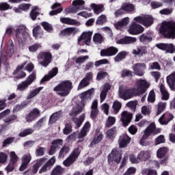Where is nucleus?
<instances>
[{
	"label": "nucleus",
	"instance_id": "1",
	"mask_svg": "<svg viewBox=\"0 0 175 175\" xmlns=\"http://www.w3.org/2000/svg\"><path fill=\"white\" fill-rule=\"evenodd\" d=\"M160 35L165 39H175V22L164 21L159 29Z\"/></svg>",
	"mask_w": 175,
	"mask_h": 175
},
{
	"label": "nucleus",
	"instance_id": "2",
	"mask_svg": "<svg viewBox=\"0 0 175 175\" xmlns=\"http://www.w3.org/2000/svg\"><path fill=\"white\" fill-rule=\"evenodd\" d=\"M158 133H161V129H157L155 123H150V125L144 130V134L139 139V144L145 147L150 146L151 142L147 140V139H148L151 135H152V136H155V135H158Z\"/></svg>",
	"mask_w": 175,
	"mask_h": 175
},
{
	"label": "nucleus",
	"instance_id": "3",
	"mask_svg": "<svg viewBox=\"0 0 175 175\" xmlns=\"http://www.w3.org/2000/svg\"><path fill=\"white\" fill-rule=\"evenodd\" d=\"M73 88L72 81L66 80L60 82L57 85L53 88L55 92H57L59 96H68Z\"/></svg>",
	"mask_w": 175,
	"mask_h": 175
},
{
	"label": "nucleus",
	"instance_id": "4",
	"mask_svg": "<svg viewBox=\"0 0 175 175\" xmlns=\"http://www.w3.org/2000/svg\"><path fill=\"white\" fill-rule=\"evenodd\" d=\"M135 5L131 3H124L122 4L120 8L115 12V16L118 17V16H122V14H132V13H135Z\"/></svg>",
	"mask_w": 175,
	"mask_h": 175
},
{
	"label": "nucleus",
	"instance_id": "5",
	"mask_svg": "<svg viewBox=\"0 0 175 175\" xmlns=\"http://www.w3.org/2000/svg\"><path fill=\"white\" fill-rule=\"evenodd\" d=\"M80 154H81V150H80V148H75L70 155L66 159V160L63 161L64 166L69 167V166L73 165V163L77 161L79 157H80Z\"/></svg>",
	"mask_w": 175,
	"mask_h": 175
},
{
	"label": "nucleus",
	"instance_id": "6",
	"mask_svg": "<svg viewBox=\"0 0 175 175\" xmlns=\"http://www.w3.org/2000/svg\"><path fill=\"white\" fill-rule=\"evenodd\" d=\"M38 58L39 59H42V61L40 62V64L44 66V68H47L53 61V55L50 51H42L39 53Z\"/></svg>",
	"mask_w": 175,
	"mask_h": 175
},
{
	"label": "nucleus",
	"instance_id": "7",
	"mask_svg": "<svg viewBox=\"0 0 175 175\" xmlns=\"http://www.w3.org/2000/svg\"><path fill=\"white\" fill-rule=\"evenodd\" d=\"M134 21H136V23H139V24H142L144 27H151L152 24H154V18L150 15H145L144 16H136L134 18Z\"/></svg>",
	"mask_w": 175,
	"mask_h": 175
},
{
	"label": "nucleus",
	"instance_id": "8",
	"mask_svg": "<svg viewBox=\"0 0 175 175\" xmlns=\"http://www.w3.org/2000/svg\"><path fill=\"white\" fill-rule=\"evenodd\" d=\"M29 34L27 32V27L25 25L19 26L15 30V36L18 43H23V39H27Z\"/></svg>",
	"mask_w": 175,
	"mask_h": 175
},
{
	"label": "nucleus",
	"instance_id": "9",
	"mask_svg": "<svg viewBox=\"0 0 175 175\" xmlns=\"http://www.w3.org/2000/svg\"><path fill=\"white\" fill-rule=\"evenodd\" d=\"M17 162H18V156H17L16 152H11L10 162L5 169L7 173H10L14 170L16 165H17Z\"/></svg>",
	"mask_w": 175,
	"mask_h": 175
},
{
	"label": "nucleus",
	"instance_id": "10",
	"mask_svg": "<svg viewBox=\"0 0 175 175\" xmlns=\"http://www.w3.org/2000/svg\"><path fill=\"white\" fill-rule=\"evenodd\" d=\"M91 38H92V31L83 32L78 38V44L79 46H90L91 43Z\"/></svg>",
	"mask_w": 175,
	"mask_h": 175
},
{
	"label": "nucleus",
	"instance_id": "11",
	"mask_svg": "<svg viewBox=\"0 0 175 175\" xmlns=\"http://www.w3.org/2000/svg\"><path fill=\"white\" fill-rule=\"evenodd\" d=\"M119 95L121 99H124V100H128V99H131L136 95V89L135 88H129L124 89L120 92Z\"/></svg>",
	"mask_w": 175,
	"mask_h": 175
},
{
	"label": "nucleus",
	"instance_id": "12",
	"mask_svg": "<svg viewBox=\"0 0 175 175\" xmlns=\"http://www.w3.org/2000/svg\"><path fill=\"white\" fill-rule=\"evenodd\" d=\"M132 68L136 76L142 77V76H144V70L147 69V65L145 63H137Z\"/></svg>",
	"mask_w": 175,
	"mask_h": 175
},
{
	"label": "nucleus",
	"instance_id": "13",
	"mask_svg": "<svg viewBox=\"0 0 175 175\" xmlns=\"http://www.w3.org/2000/svg\"><path fill=\"white\" fill-rule=\"evenodd\" d=\"M85 3L84 0H75L72 1V6L70 8H67L66 11L68 13H77L79 10H83V5Z\"/></svg>",
	"mask_w": 175,
	"mask_h": 175
},
{
	"label": "nucleus",
	"instance_id": "14",
	"mask_svg": "<svg viewBox=\"0 0 175 175\" xmlns=\"http://www.w3.org/2000/svg\"><path fill=\"white\" fill-rule=\"evenodd\" d=\"M144 32V27L143 26L136 23V22H133L129 29V33L131 35H140Z\"/></svg>",
	"mask_w": 175,
	"mask_h": 175
},
{
	"label": "nucleus",
	"instance_id": "15",
	"mask_svg": "<svg viewBox=\"0 0 175 175\" xmlns=\"http://www.w3.org/2000/svg\"><path fill=\"white\" fill-rule=\"evenodd\" d=\"M156 47L162 51H165L170 54H173L175 51V46L173 43H159L156 44Z\"/></svg>",
	"mask_w": 175,
	"mask_h": 175
},
{
	"label": "nucleus",
	"instance_id": "16",
	"mask_svg": "<svg viewBox=\"0 0 175 175\" xmlns=\"http://www.w3.org/2000/svg\"><path fill=\"white\" fill-rule=\"evenodd\" d=\"M122 158L121 152L117 149H113L111 152L108 155V162L111 163V162H116V163H120Z\"/></svg>",
	"mask_w": 175,
	"mask_h": 175
},
{
	"label": "nucleus",
	"instance_id": "17",
	"mask_svg": "<svg viewBox=\"0 0 175 175\" xmlns=\"http://www.w3.org/2000/svg\"><path fill=\"white\" fill-rule=\"evenodd\" d=\"M118 53V49L116 46H109L105 49H102L100 52L101 57H113Z\"/></svg>",
	"mask_w": 175,
	"mask_h": 175
},
{
	"label": "nucleus",
	"instance_id": "18",
	"mask_svg": "<svg viewBox=\"0 0 175 175\" xmlns=\"http://www.w3.org/2000/svg\"><path fill=\"white\" fill-rule=\"evenodd\" d=\"M94 94V88L90 89L88 91L81 93L80 98L81 100V105L85 106L87 102H90L92 99V94Z\"/></svg>",
	"mask_w": 175,
	"mask_h": 175
},
{
	"label": "nucleus",
	"instance_id": "19",
	"mask_svg": "<svg viewBox=\"0 0 175 175\" xmlns=\"http://www.w3.org/2000/svg\"><path fill=\"white\" fill-rule=\"evenodd\" d=\"M56 161L55 157L54 156L49 159L39 170L40 174H42V173H46V172H49V170H51V168L54 166V163H55Z\"/></svg>",
	"mask_w": 175,
	"mask_h": 175
},
{
	"label": "nucleus",
	"instance_id": "20",
	"mask_svg": "<svg viewBox=\"0 0 175 175\" xmlns=\"http://www.w3.org/2000/svg\"><path fill=\"white\" fill-rule=\"evenodd\" d=\"M137 91L139 95H143V94H145L148 87H150L148 83H147L146 81L144 79H139V81H137Z\"/></svg>",
	"mask_w": 175,
	"mask_h": 175
},
{
	"label": "nucleus",
	"instance_id": "21",
	"mask_svg": "<svg viewBox=\"0 0 175 175\" xmlns=\"http://www.w3.org/2000/svg\"><path fill=\"white\" fill-rule=\"evenodd\" d=\"M133 118V114L124 111L122 113L120 121L122 122L123 126H128L131 124Z\"/></svg>",
	"mask_w": 175,
	"mask_h": 175
},
{
	"label": "nucleus",
	"instance_id": "22",
	"mask_svg": "<svg viewBox=\"0 0 175 175\" xmlns=\"http://www.w3.org/2000/svg\"><path fill=\"white\" fill-rule=\"evenodd\" d=\"M138 39L141 43H143V44H148V43L152 42V32L148 31L144 33L138 37Z\"/></svg>",
	"mask_w": 175,
	"mask_h": 175
},
{
	"label": "nucleus",
	"instance_id": "23",
	"mask_svg": "<svg viewBox=\"0 0 175 175\" xmlns=\"http://www.w3.org/2000/svg\"><path fill=\"white\" fill-rule=\"evenodd\" d=\"M26 63H23L21 65H18L16 70L14 71L13 75L15 77V79H17L18 80H20V79H24L25 76H27V73L21 70L22 69H24V66H25Z\"/></svg>",
	"mask_w": 175,
	"mask_h": 175
},
{
	"label": "nucleus",
	"instance_id": "24",
	"mask_svg": "<svg viewBox=\"0 0 175 175\" xmlns=\"http://www.w3.org/2000/svg\"><path fill=\"white\" fill-rule=\"evenodd\" d=\"M39 116H40V111L38 108H34L26 116V121L27 122H32Z\"/></svg>",
	"mask_w": 175,
	"mask_h": 175
},
{
	"label": "nucleus",
	"instance_id": "25",
	"mask_svg": "<svg viewBox=\"0 0 175 175\" xmlns=\"http://www.w3.org/2000/svg\"><path fill=\"white\" fill-rule=\"evenodd\" d=\"M174 118L173 114L170 113H165L161 116V117L159 119V122L161 125H167Z\"/></svg>",
	"mask_w": 175,
	"mask_h": 175
},
{
	"label": "nucleus",
	"instance_id": "26",
	"mask_svg": "<svg viewBox=\"0 0 175 175\" xmlns=\"http://www.w3.org/2000/svg\"><path fill=\"white\" fill-rule=\"evenodd\" d=\"M31 159H32V157L31 154H25L22 157V164L19 167L20 172H24L27 167H28V165L31 162Z\"/></svg>",
	"mask_w": 175,
	"mask_h": 175
},
{
	"label": "nucleus",
	"instance_id": "27",
	"mask_svg": "<svg viewBox=\"0 0 175 175\" xmlns=\"http://www.w3.org/2000/svg\"><path fill=\"white\" fill-rule=\"evenodd\" d=\"M131 138L126 134L120 136L118 140L119 146L120 148H125L131 143Z\"/></svg>",
	"mask_w": 175,
	"mask_h": 175
},
{
	"label": "nucleus",
	"instance_id": "28",
	"mask_svg": "<svg viewBox=\"0 0 175 175\" xmlns=\"http://www.w3.org/2000/svg\"><path fill=\"white\" fill-rule=\"evenodd\" d=\"M79 29L76 27H67L64 29L60 31L59 35V36H70V35H76Z\"/></svg>",
	"mask_w": 175,
	"mask_h": 175
},
{
	"label": "nucleus",
	"instance_id": "29",
	"mask_svg": "<svg viewBox=\"0 0 175 175\" xmlns=\"http://www.w3.org/2000/svg\"><path fill=\"white\" fill-rule=\"evenodd\" d=\"M137 39L135 37H130L128 36H124L122 38L116 41L117 44H132V43H135Z\"/></svg>",
	"mask_w": 175,
	"mask_h": 175
},
{
	"label": "nucleus",
	"instance_id": "30",
	"mask_svg": "<svg viewBox=\"0 0 175 175\" xmlns=\"http://www.w3.org/2000/svg\"><path fill=\"white\" fill-rule=\"evenodd\" d=\"M148 51H147V46H141L137 48V49L133 50V54L134 55H138V57H143L146 55Z\"/></svg>",
	"mask_w": 175,
	"mask_h": 175
},
{
	"label": "nucleus",
	"instance_id": "31",
	"mask_svg": "<svg viewBox=\"0 0 175 175\" xmlns=\"http://www.w3.org/2000/svg\"><path fill=\"white\" fill-rule=\"evenodd\" d=\"M46 162V158H41L39 160H38L36 163L33 165L32 167V174H36L38 173V170H39V167L43 165Z\"/></svg>",
	"mask_w": 175,
	"mask_h": 175
},
{
	"label": "nucleus",
	"instance_id": "32",
	"mask_svg": "<svg viewBox=\"0 0 175 175\" xmlns=\"http://www.w3.org/2000/svg\"><path fill=\"white\" fill-rule=\"evenodd\" d=\"M60 21L62 24H66L67 25H80L79 21L70 18H61Z\"/></svg>",
	"mask_w": 175,
	"mask_h": 175
},
{
	"label": "nucleus",
	"instance_id": "33",
	"mask_svg": "<svg viewBox=\"0 0 175 175\" xmlns=\"http://www.w3.org/2000/svg\"><path fill=\"white\" fill-rule=\"evenodd\" d=\"M167 83L171 90H175V72L167 77Z\"/></svg>",
	"mask_w": 175,
	"mask_h": 175
},
{
	"label": "nucleus",
	"instance_id": "34",
	"mask_svg": "<svg viewBox=\"0 0 175 175\" xmlns=\"http://www.w3.org/2000/svg\"><path fill=\"white\" fill-rule=\"evenodd\" d=\"M151 155L150 154V151L148 150H142L138 154V159L144 162L148 161Z\"/></svg>",
	"mask_w": 175,
	"mask_h": 175
},
{
	"label": "nucleus",
	"instance_id": "35",
	"mask_svg": "<svg viewBox=\"0 0 175 175\" xmlns=\"http://www.w3.org/2000/svg\"><path fill=\"white\" fill-rule=\"evenodd\" d=\"M70 152V147H69V146L64 145V146L60 149L59 152V159H62V158H65V155L69 154Z\"/></svg>",
	"mask_w": 175,
	"mask_h": 175
},
{
	"label": "nucleus",
	"instance_id": "36",
	"mask_svg": "<svg viewBox=\"0 0 175 175\" xmlns=\"http://www.w3.org/2000/svg\"><path fill=\"white\" fill-rule=\"evenodd\" d=\"M129 24V18H124L120 21H118L117 23L114 25L115 28L116 29H120V28H122V27H126Z\"/></svg>",
	"mask_w": 175,
	"mask_h": 175
},
{
	"label": "nucleus",
	"instance_id": "37",
	"mask_svg": "<svg viewBox=\"0 0 175 175\" xmlns=\"http://www.w3.org/2000/svg\"><path fill=\"white\" fill-rule=\"evenodd\" d=\"M65 173V169L61 165H56L52 170L51 175H62Z\"/></svg>",
	"mask_w": 175,
	"mask_h": 175
},
{
	"label": "nucleus",
	"instance_id": "38",
	"mask_svg": "<svg viewBox=\"0 0 175 175\" xmlns=\"http://www.w3.org/2000/svg\"><path fill=\"white\" fill-rule=\"evenodd\" d=\"M102 140H103V134L100 133L99 134L97 137H95L92 142H90L89 147L90 148H92V147H94V146H95L96 144H99V143H100V142H102Z\"/></svg>",
	"mask_w": 175,
	"mask_h": 175
},
{
	"label": "nucleus",
	"instance_id": "39",
	"mask_svg": "<svg viewBox=\"0 0 175 175\" xmlns=\"http://www.w3.org/2000/svg\"><path fill=\"white\" fill-rule=\"evenodd\" d=\"M128 55V53L125 51L119 52L117 55L114 57L115 62H121L122 59H125Z\"/></svg>",
	"mask_w": 175,
	"mask_h": 175
},
{
	"label": "nucleus",
	"instance_id": "40",
	"mask_svg": "<svg viewBox=\"0 0 175 175\" xmlns=\"http://www.w3.org/2000/svg\"><path fill=\"white\" fill-rule=\"evenodd\" d=\"M91 8L94 10L95 14H100V13H102L103 12V5L100 4H95V3H92L91 4Z\"/></svg>",
	"mask_w": 175,
	"mask_h": 175
},
{
	"label": "nucleus",
	"instance_id": "41",
	"mask_svg": "<svg viewBox=\"0 0 175 175\" xmlns=\"http://www.w3.org/2000/svg\"><path fill=\"white\" fill-rule=\"evenodd\" d=\"M35 132L32 128L25 129L23 131H21L18 136L19 137H26V136H29V135H32Z\"/></svg>",
	"mask_w": 175,
	"mask_h": 175
},
{
	"label": "nucleus",
	"instance_id": "42",
	"mask_svg": "<svg viewBox=\"0 0 175 175\" xmlns=\"http://www.w3.org/2000/svg\"><path fill=\"white\" fill-rule=\"evenodd\" d=\"M33 35L35 38H42L43 36V31H42L40 25H38L33 29Z\"/></svg>",
	"mask_w": 175,
	"mask_h": 175
},
{
	"label": "nucleus",
	"instance_id": "43",
	"mask_svg": "<svg viewBox=\"0 0 175 175\" xmlns=\"http://www.w3.org/2000/svg\"><path fill=\"white\" fill-rule=\"evenodd\" d=\"M60 117L61 113L59 112H55V113H53L49 118V124H50V125H53L54 122H57L58 118H59Z\"/></svg>",
	"mask_w": 175,
	"mask_h": 175
},
{
	"label": "nucleus",
	"instance_id": "44",
	"mask_svg": "<svg viewBox=\"0 0 175 175\" xmlns=\"http://www.w3.org/2000/svg\"><path fill=\"white\" fill-rule=\"evenodd\" d=\"M43 90V87H39L36 88V89L33 90L31 92H30V94L27 95V99H32V98H35L40 91Z\"/></svg>",
	"mask_w": 175,
	"mask_h": 175
},
{
	"label": "nucleus",
	"instance_id": "45",
	"mask_svg": "<svg viewBox=\"0 0 175 175\" xmlns=\"http://www.w3.org/2000/svg\"><path fill=\"white\" fill-rule=\"evenodd\" d=\"M166 154H167V148L165 147L160 148L157 152V158H165Z\"/></svg>",
	"mask_w": 175,
	"mask_h": 175
},
{
	"label": "nucleus",
	"instance_id": "46",
	"mask_svg": "<svg viewBox=\"0 0 175 175\" xmlns=\"http://www.w3.org/2000/svg\"><path fill=\"white\" fill-rule=\"evenodd\" d=\"M166 109V103H159L157 105V116H159V114H162L165 109Z\"/></svg>",
	"mask_w": 175,
	"mask_h": 175
},
{
	"label": "nucleus",
	"instance_id": "47",
	"mask_svg": "<svg viewBox=\"0 0 175 175\" xmlns=\"http://www.w3.org/2000/svg\"><path fill=\"white\" fill-rule=\"evenodd\" d=\"M16 120H17V115L12 114L5 118L4 122L7 124V125H10V124H13Z\"/></svg>",
	"mask_w": 175,
	"mask_h": 175
},
{
	"label": "nucleus",
	"instance_id": "48",
	"mask_svg": "<svg viewBox=\"0 0 175 175\" xmlns=\"http://www.w3.org/2000/svg\"><path fill=\"white\" fill-rule=\"evenodd\" d=\"M93 41L94 43H102L103 42V36L99 33H96L93 36Z\"/></svg>",
	"mask_w": 175,
	"mask_h": 175
},
{
	"label": "nucleus",
	"instance_id": "49",
	"mask_svg": "<svg viewBox=\"0 0 175 175\" xmlns=\"http://www.w3.org/2000/svg\"><path fill=\"white\" fill-rule=\"evenodd\" d=\"M121 77H130L131 79H132V77H133V74L132 71L128 69H123L121 72Z\"/></svg>",
	"mask_w": 175,
	"mask_h": 175
},
{
	"label": "nucleus",
	"instance_id": "50",
	"mask_svg": "<svg viewBox=\"0 0 175 175\" xmlns=\"http://www.w3.org/2000/svg\"><path fill=\"white\" fill-rule=\"evenodd\" d=\"M116 127H113L112 129L108 130L106 133L107 135V137L108 139H110L111 140L114 139L115 136H116Z\"/></svg>",
	"mask_w": 175,
	"mask_h": 175
},
{
	"label": "nucleus",
	"instance_id": "51",
	"mask_svg": "<svg viewBox=\"0 0 175 175\" xmlns=\"http://www.w3.org/2000/svg\"><path fill=\"white\" fill-rule=\"evenodd\" d=\"M107 21L106 16L104 14L100 15L98 17L96 24V25H103Z\"/></svg>",
	"mask_w": 175,
	"mask_h": 175
},
{
	"label": "nucleus",
	"instance_id": "52",
	"mask_svg": "<svg viewBox=\"0 0 175 175\" xmlns=\"http://www.w3.org/2000/svg\"><path fill=\"white\" fill-rule=\"evenodd\" d=\"M36 79V72L33 71L25 81L29 85H31L33 81Z\"/></svg>",
	"mask_w": 175,
	"mask_h": 175
},
{
	"label": "nucleus",
	"instance_id": "53",
	"mask_svg": "<svg viewBox=\"0 0 175 175\" xmlns=\"http://www.w3.org/2000/svg\"><path fill=\"white\" fill-rule=\"evenodd\" d=\"M121 107H122V104H121V103H120V101L118 100H115L113 102L112 108L113 109L115 113H118V111H120V110H121Z\"/></svg>",
	"mask_w": 175,
	"mask_h": 175
},
{
	"label": "nucleus",
	"instance_id": "54",
	"mask_svg": "<svg viewBox=\"0 0 175 175\" xmlns=\"http://www.w3.org/2000/svg\"><path fill=\"white\" fill-rule=\"evenodd\" d=\"M41 25L43 27L44 29L46 31V32H53V26L48 22H42Z\"/></svg>",
	"mask_w": 175,
	"mask_h": 175
},
{
	"label": "nucleus",
	"instance_id": "55",
	"mask_svg": "<svg viewBox=\"0 0 175 175\" xmlns=\"http://www.w3.org/2000/svg\"><path fill=\"white\" fill-rule=\"evenodd\" d=\"M113 124H116V118L109 116L105 123V127L110 128L111 126H113Z\"/></svg>",
	"mask_w": 175,
	"mask_h": 175
},
{
	"label": "nucleus",
	"instance_id": "56",
	"mask_svg": "<svg viewBox=\"0 0 175 175\" xmlns=\"http://www.w3.org/2000/svg\"><path fill=\"white\" fill-rule=\"evenodd\" d=\"M28 87H29V85H28L27 83V82L25 81H22L21 83H19L17 85V90L18 91H25V90H27V88H28Z\"/></svg>",
	"mask_w": 175,
	"mask_h": 175
},
{
	"label": "nucleus",
	"instance_id": "57",
	"mask_svg": "<svg viewBox=\"0 0 175 175\" xmlns=\"http://www.w3.org/2000/svg\"><path fill=\"white\" fill-rule=\"evenodd\" d=\"M42 47V45L39 43H35L33 45L29 46V51L30 53H36L37 50H39Z\"/></svg>",
	"mask_w": 175,
	"mask_h": 175
},
{
	"label": "nucleus",
	"instance_id": "58",
	"mask_svg": "<svg viewBox=\"0 0 175 175\" xmlns=\"http://www.w3.org/2000/svg\"><path fill=\"white\" fill-rule=\"evenodd\" d=\"M63 133L64 135H69L70 133H72V124L66 123L65 124V127L63 129Z\"/></svg>",
	"mask_w": 175,
	"mask_h": 175
},
{
	"label": "nucleus",
	"instance_id": "59",
	"mask_svg": "<svg viewBox=\"0 0 175 175\" xmlns=\"http://www.w3.org/2000/svg\"><path fill=\"white\" fill-rule=\"evenodd\" d=\"M88 85H90V82L83 78L80 81L78 85V90H83V88H85V87H88Z\"/></svg>",
	"mask_w": 175,
	"mask_h": 175
},
{
	"label": "nucleus",
	"instance_id": "60",
	"mask_svg": "<svg viewBox=\"0 0 175 175\" xmlns=\"http://www.w3.org/2000/svg\"><path fill=\"white\" fill-rule=\"evenodd\" d=\"M6 162H8V154L0 152V163L4 165Z\"/></svg>",
	"mask_w": 175,
	"mask_h": 175
},
{
	"label": "nucleus",
	"instance_id": "61",
	"mask_svg": "<svg viewBox=\"0 0 175 175\" xmlns=\"http://www.w3.org/2000/svg\"><path fill=\"white\" fill-rule=\"evenodd\" d=\"M39 14H40V12H36V9L33 8L31 10V11L30 12V17L31 18V20H33V21H35V20H36V18H38V16H39Z\"/></svg>",
	"mask_w": 175,
	"mask_h": 175
},
{
	"label": "nucleus",
	"instance_id": "62",
	"mask_svg": "<svg viewBox=\"0 0 175 175\" xmlns=\"http://www.w3.org/2000/svg\"><path fill=\"white\" fill-rule=\"evenodd\" d=\"M107 76H109V73H107V72L100 71L97 74L96 80H103V79H105Z\"/></svg>",
	"mask_w": 175,
	"mask_h": 175
},
{
	"label": "nucleus",
	"instance_id": "63",
	"mask_svg": "<svg viewBox=\"0 0 175 175\" xmlns=\"http://www.w3.org/2000/svg\"><path fill=\"white\" fill-rule=\"evenodd\" d=\"M14 142V137H8L2 143V147H6L8 144H12Z\"/></svg>",
	"mask_w": 175,
	"mask_h": 175
},
{
	"label": "nucleus",
	"instance_id": "64",
	"mask_svg": "<svg viewBox=\"0 0 175 175\" xmlns=\"http://www.w3.org/2000/svg\"><path fill=\"white\" fill-rule=\"evenodd\" d=\"M129 161L131 163H139L140 162V159H139V154L137 157L136 155L131 154L129 156Z\"/></svg>",
	"mask_w": 175,
	"mask_h": 175
}]
</instances>
